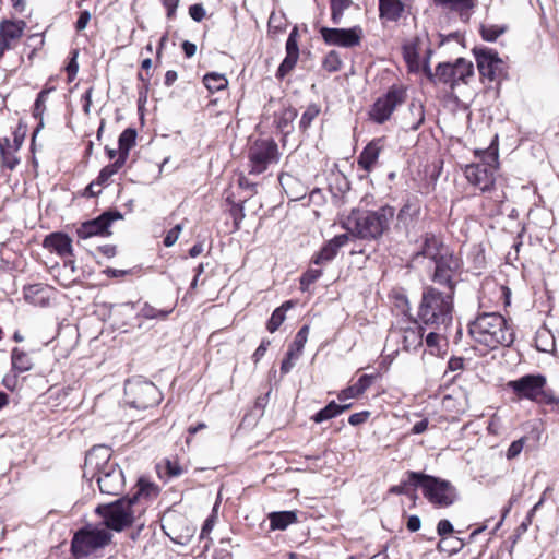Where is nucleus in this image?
Wrapping results in <instances>:
<instances>
[{"label":"nucleus","instance_id":"obj_1","mask_svg":"<svg viewBox=\"0 0 559 559\" xmlns=\"http://www.w3.org/2000/svg\"><path fill=\"white\" fill-rule=\"evenodd\" d=\"M395 216V209L383 205L377 210L355 209L344 222V227L362 240H378L389 231Z\"/></svg>","mask_w":559,"mask_h":559},{"label":"nucleus","instance_id":"obj_2","mask_svg":"<svg viewBox=\"0 0 559 559\" xmlns=\"http://www.w3.org/2000/svg\"><path fill=\"white\" fill-rule=\"evenodd\" d=\"M453 296L433 286L424 287L417 312L420 324L437 331L447 330L453 321Z\"/></svg>","mask_w":559,"mask_h":559},{"label":"nucleus","instance_id":"obj_3","mask_svg":"<svg viewBox=\"0 0 559 559\" xmlns=\"http://www.w3.org/2000/svg\"><path fill=\"white\" fill-rule=\"evenodd\" d=\"M472 338L490 349L499 345L510 346L514 341V333L508 325L503 316L498 312H483L468 324Z\"/></svg>","mask_w":559,"mask_h":559},{"label":"nucleus","instance_id":"obj_4","mask_svg":"<svg viewBox=\"0 0 559 559\" xmlns=\"http://www.w3.org/2000/svg\"><path fill=\"white\" fill-rule=\"evenodd\" d=\"M414 488H421L424 497L435 507L448 508L457 499L456 488L445 479L420 472H407Z\"/></svg>","mask_w":559,"mask_h":559},{"label":"nucleus","instance_id":"obj_5","mask_svg":"<svg viewBox=\"0 0 559 559\" xmlns=\"http://www.w3.org/2000/svg\"><path fill=\"white\" fill-rule=\"evenodd\" d=\"M519 400H530L537 404L557 405L559 399L552 390L547 388L546 377L543 374H525L508 382Z\"/></svg>","mask_w":559,"mask_h":559},{"label":"nucleus","instance_id":"obj_6","mask_svg":"<svg viewBox=\"0 0 559 559\" xmlns=\"http://www.w3.org/2000/svg\"><path fill=\"white\" fill-rule=\"evenodd\" d=\"M425 75L433 84H444L451 90L460 83H467V80L474 74L473 63L464 58H459L454 63L442 62L432 71L428 63L423 68Z\"/></svg>","mask_w":559,"mask_h":559},{"label":"nucleus","instance_id":"obj_7","mask_svg":"<svg viewBox=\"0 0 559 559\" xmlns=\"http://www.w3.org/2000/svg\"><path fill=\"white\" fill-rule=\"evenodd\" d=\"M96 512L103 518L104 528L121 532L133 524L136 510L129 497H122L98 506Z\"/></svg>","mask_w":559,"mask_h":559},{"label":"nucleus","instance_id":"obj_8","mask_svg":"<svg viewBox=\"0 0 559 559\" xmlns=\"http://www.w3.org/2000/svg\"><path fill=\"white\" fill-rule=\"evenodd\" d=\"M481 163L466 165L464 169L467 181L483 192L490 191L495 186V171L498 167L497 150H485L480 156Z\"/></svg>","mask_w":559,"mask_h":559},{"label":"nucleus","instance_id":"obj_9","mask_svg":"<svg viewBox=\"0 0 559 559\" xmlns=\"http://www.w3.org/2000/svg\"><path fill=\"white\" fill-rule=\"evenodd\" d=\"M111 533L104 527H83L72 538L71 552L76 559L87 557L94 551L106 547L111 542Z\"/></svg>","mask_w":559,"mask_h":559},{"label":"nucleus","instance_id":"obj_10","mask_svg":"<svg viewBox=\"0 0 559 559\" xmlns=\"http://www.w3.org/2000/svg\"><path fill=\"white\" fill-rule=\"evenodd\" d=\"M127 403L138 409L157 405L162 400L158 388L151 381L128 380L124 384Z\"/></svg>","mask_w":559,"mask_h":559},{"label":"nucleus","instance_id":"obj_11","mask_svg":"<svg viewBox=\"0 0 559 559\" xmlns=\"http://www.w3.org/2000/svg\"><path fill=\"white\" fill-rule=\"evenodd\" d=\"M278 158V147L273 139H258L248 150L251 174L264 173L271 164L277 163Z\"/></svg>","mask_w":559,"mask_h":559},{"label":"nucleus","instance_id":"obj_12","mask_svg":"<svg viewBox=\"0 0 559 559\" xmlns=\"http://www.w3.org/2000/svg\"><path fill=\"white\" fill-rule=\"evenodd\" d=\"M406 99V90L401 85L391 86L388 92L377 98L369 110V118L378 124L388 121L397 106Z\"/></svg>","mask_w":559,"mask_h":559},{"label":"nucleus","instance_id":"obj_13","mask_svg":"<svg viewBox=\"0 0 559 559\" xmlns=\"http://www.w3.org/2000/svg\"><path fill=\"white\" fill-rule=\"evenodd\" d=\"M461 265V259L453 252L440 257L439 260L435 262V271L431 276L432 282L443 286L447 289L445 293L454 295L456 286L455 278L460 275Z\"/></svg>","mask_w":559,"mask_h":559},{"label":"nucleus","instance_id":"obj_14","mask_svg":"<svg viewBox=\"0 0 559 559\" xmlns=\"http://www.w3.org/2000/svg\"><path fill=\"white\" fill-rule=\"evenodd\" d=\"M121 218L122 214L119 211H106L94 219L83 222L76 228V235L80 239H88L94 236H110L109 227L111 223Z\"/></svg>","mask_w":559,"mask_h":559},{"label":"nucleus","instance_id":"obj_15","mask_svg":"<svg viewBox=\"0 0 559 559\" xmlns=\"http://www.w3.org/2000/svg\"><path fill=\"white\" fill-rule=\"evenodd\" d=\"M320 34L328 45L352 48L360 44L362 29L360 26L352 28L321 27Z\"/></svg>","mask_w":559,"mask_h":559},{"label":"nucleus","instance_id":"obj_16","mask_svg":"<svg viewBox=\"0 0 559 559\" xmlns=\"http://www.w3.org/2000/svg\"><path fill=\"white\" fill-rule=\"evenodd\" d=\"M475 57L479 73L490 82L499 80L503 74V61L498 53L488 48L475 49Z\"/></svg>","mask_w":559,"mask_h":559},{"label":"nucleus","instance_id":"obj_17","mask_svg":"<svg viewBox=\"0 0 559 559\" xmlns=\"http://www.w3.org/2000/svg\"><path fill=\"white\" fill-rule=\"evenodd\" d=\"M111 451L106 445H95L85 455L83 477L94 479L96 474L100 473L109 464H116L110 461Z\"/></svg>","mask_w":559,"mask_h":559},{"label":"nucleus","instance_id":"obj_18","mask_svg":"<svg viewBox=\"0 0 559 559\" xmlns=\"http://www.w3.org/2000/svg\"><path fill=\"white\" fill-rule=\"evenodd\" d=\"M102 493L117 496L124 487V476L118 464H109L94 477Z\"/></svg>","mask_w":559,"mask_h":559},{"label":"nucleus","instance_id":"obj_19","mask_svg":"<svg viewBox=\"0 0 559 559\" xmlns=\"http://www.w3.org/2000/svg\"><path fill=\"white\" fill-rule=\"evenodd\" d=\"M419 321L408 320L405 325L391 331V336L401 340L403 349L406 352L416 350L423 345V328Z\"/></svg>","mask_w":559,"mask_h":559},{"label":"nucleus","instance_id":"obj_20","mask_svg":"<svg viewBox=\"0 0 559 559\" xmlns=\"http://www.w3.org/2000/svg\"><path fill=\"white\" fill-rule=\"evenodd\" d=\"M25 28L26 22L23 20H2L0 22V59L7 50L13 48V44L23 36Z\"/></svg>","mask_w":559,"mask_h":559},{"label":"nucleus","instance_id":"obj_21","mask_svg":"<svg viewBox=\"0 0 559 559\" xmlns=\"http://www.w3.org/2000/svg\"><path fill=\"white\" fill-rule=\"evenodd\" d=\"M421 202L417 197L407 198L396 214V228L408 230L418 222Z\"/></svg>","mask_w":559,"mask_h":559},{"label":"nucleus","instance_id":"obj_22","mask_svg":"<svg viewBox=\"0 0 559 559\" xmlns=\"http://www.w3.org/2000/svg\"><path fill=\"white\" fill-rule=\"evenodd\" d=\"M384 146V138L373 139L364 147V150L359 154L357 159L358 166L368 173L371 171L376 167L378 158L381 152L383 151Z\"/></svg>","mask_w":559,"mask_h":559},{"label":"nucleus","instance_id":"obj_23","mask_svg":"<svg viewBox=\"0 0 559 559\" xmlns=\"http://www.w3.org/2000/svg\"><path fill=\"white\" fill-rule=\"evenodd\" d=\"M349 241L347 234H341L329 240L321 250L313 257L312 262L317 265H324L331 262L338 253L340 249Z\"/></svg>","mask_w":559,"mask_h":559},{"label":"nucleus","instance_id":"obj_24","mask_svg":"<svg viewBox=\"0 0 559 559\" xmlns=\"http://www.w3.org/2000/svg\"><path fill=\"white\" fill-rule=\"evenodd\" d=\"M451 252L433 234L427 233L424 236L421 249L417 255H423L436 262L440 257Z\"/></svg>","mask_w":559,"mask_h":559},{"label":"nucleus","instance_id":"obj_25","mask_svg":"<svg viewBox=\"0 0 559 559\" xmlns=\"http://www.w3.org/2000/svg\"><path fill=\"white\" fill-rule=\"evenodd\" d=\"M44 247L60 257L72 255V240L63 233H51L44 239Z\"/></svg>","mask_w":559,"mask_h":559},{"label":"nucleus","instance_id":"obj_26","mask_svg":"<svg viewBox=\"0 0 559 559\" xmlns=\"http://www.w3.org/2000/svg\"><path fill=\"white\" fill-rule=\"evenodd\" d=\"M436 7L456 13L462 21L467 22L476 0H432Z\"/></svg>","mask_w":559,"mask_h":559},{"label":"nucleus","instance_id":"obj_27","mask_svg":"<svg viewBox=\"0 0 559 559\" xmlns=\"http://www.w3.org/2000/svg\"><path fill=\"white\" fill-rule=\"evenodd\" d=\"M278 181L286 195L293 201L301 200L307 194L304 183L290 174H281Z\"/></svg>","mask_w":559,"mask_h":559},{"label":"nucleus","instance_id":"obj_28","mask_svg":"<svg viewBox=\"0 0 559 559\" xmlns=\"http://www.w3.org/2000/svg\"><path fill=\"white\" fill-rule=\"evenodd\" d=\"M376 378V374H362L355 384L342 390L338 393L337 399L341 402H344L346 400L360 396L368 388H370Z\"/></svg>","mask_w":559,"mask_h":559},{"label":"nucleus","instance_id":"obj_29","mask_svg":"<svg viewBox=\"0 0 559 559\" xmlns=\"http://www.w3.org/2000/svg\"><path fill=\"white\" fill-rule=\"evenodd\" d=\"M270 530L271 531H284L290 524L297 522L296 511H275L269 514Z\"/></svg>","mask_w":559,"mask_h":559},{"label":"nucleus","instance_id":"obj_30","mask_svg":"<svg viewBox=\"0 0 559 559\" xmlns=\"http://www.w3.org/2000/svg\"><path fill=\"white\" fill-rule=\"evenodd\" d=\"M380 16L389 21H397L404 11L401 0H379Z\"/></svg>","mask_w":559,"mask_h":559},{"label":"nucleus","instance_id":"obj_31","mask_svg":"<svg viewBox=\"0 0 559 559\" xmlns=\"http://www.w3.org/2000/svg\"><path fill=\"white\" fill-rule=\"evenodd\" d=\"M136 487V491L132 495V497H129L134 506H136L141 499L148 500L151 498L157 497L159 492V489L155 484L143 478L139 479Z\"/></svg>","mask_w":559,"mask_h":559},{"label":"nucleus","instance_id":"obj_32","mask_svg":"<svg viewBox=\"0 0 559 559\" xmlns=\"http://www.w3.org/2000/svg\"><path fill=\"white\" fill-rule=\"evenodd\" d=\"M136 132L134 129L128 128L126 129L118 139L119 144V156L118 158H123V162H127L129 156V151L135 145Z\"/></svg>","mask_w":559,"mask_h":559},{"label":"nucleus","instance_id":"obj_33","mask_svg":"<svg viewBox=\"0 0 559 559\" xmlns=\"http://www.w3.org/2000/svg\"><path fill=\"white\" fill-rule=\"evenodd\" d=\"M295 306V301L287 300L281 307L276 308L266 323L270 333H274L285 320V313Z\"/></svg>","mask_w":559,"mask_h":559},{"label":"nucleus","instance_id":"obj_34","mask_svg":"<svg viewBox=\"0 0 559 559\" xmlns=\"http://www.w3.org/2000/svg\"><path fill=\"white\" fill-rule=\"evenodd\" d=\"M11 360L13 370L20 373L32 369L33 364L31 357L19 348H13Z\"/></svg>","mask_w":559,"mask_h":559},{"label":"nucleus","instance_id":"obj_35","mask_svg":"<svg viewBox=\"0 0 559 559\" xmlns=\"http://www.w3.org/2000/svg\"><path fill=\"white\" fill-rule=\"evenodd\" d=\"M408 111L414 118L412 122L408 123L409 130H417L425 121V108L424 105L418 100H412L408 105Z\"/></svg>","mask_w":559,"mask_h":559},{"label":"nucleus","instance_id":"obj_36","mask_svg":"<svg viewBox=\"0 0 559 559\" xmlns=\"http://www.w3.org/2000/svg\"><path fill=\"white\" fill-rule=\"evenodd\" d=\"M204 85L210 92L222 91L227 87L228 81L227 79L219 73H207L203 78Z\"/></svg>","mask_w":559,"mask_h":559},{"label":"nucleus","instance_id":"obj_37","mask_svg":"<svg viewBox=\"0 0 559 559\" xmlns=\"http://www.w3.org/2000/svg\"><path fill=\"white\" fill-rule=\"evenodd\" d=\"M17 151L12 148L1 150L0 152V167L1 169L14 170L20 164V157L16 155Z\"/></svg>","mask_w":559,"mask_h":559},{"label":"nucleus","instance_id":"obj_38","mask_svg":"<svg viewBox=\"0 0 559 559\" xmlns=\"http://www.w3.org/2000/svg\"><path fill=\"white\" fill-rule=\"evenodd\" d=\"M331 3V20L334 24H340L344 14L347 10L352 0H330Z\"/></svg>","mask_w":559,"mask_h":559},{"label":"nucleus","instance_id":"obj_39","mask_svg":"<svg viewBox=\"0 0 559 559\" xmlns=\"http://www.w3.org/2000/svg\"><path fill=\"white\" fill-rule=\"evenodd\" d=\"M126 164L123 158H117L112 164L105 166L97 177L98 185H105L108 182L111 176L118 173V170Z\"/></svg>","mask_w":559,"mask_h":559},{"label":"nucleus","instance_id":"obj_40","mask_svg":"<svg viewBox=\"0 0 559 559\" xmlns=\"http://www.w3.org/2000/svg\"><path fill=\"white\" fill-rule=\"evenodd\" d=\"M507 31L506 26L495 24H484L480 27V34L484 40L495 41L500 35Z\"/></svg>","mask_w":559,"mask_h":559},{"label":"nucleus","instance_id":"obj_41","mask_svg":"<svg viewBox=\"0 0 559 559\" xmlns=\"http://www.w3.org/2000/svg\"><path fill=\"white\" fill-rule=\"evenodd\" d=\"M320 114V107L317 104H310L306 110L304 111L300 121L299 127L302 130H307L312 121L318 117Z\"/></svg>","mask_w":559,"mask_h":559},{"label":"nucleus","instance_id":"obj_42","mask_svg":"<svg viewBox=\"0 0 559 559\" xmlns=\"http://www.w3.org/2000/svg\"><path fill=\"white\" fill-rule=\"evenodd\" d=\"M338 415V409L336 408V403L334 401L330 402L325 407L320 409L312 416V419L316 423H322L329 420Z\"/></svg>","mask_w":559,"mask_h":559},{"label":"nucleus","instance_id":"obj_43","mask_svg":"<svg viewBox=\"0 0 559 559\" xmlns=\"http://www.w3.org/2000/svg\"><path fill=\"white\" fill-rule=\"evenodd\" d=\"M298 29L297 27H294L286 40V55L292 57H299V48H298Z\"/></svg>","mask_w":559,"mask_h":559},{"label":"nucleus","instance_id":"obj_44","mask_svg":"<svg viewBox=\"0 0 559 559\" xmlns=\"http://www.w3.org/2000/svg\"><path fill=\"white\" fill-rule=\"evenodd\" d=\"M300 355L301 354L296 352L295 348L289 347V349L287 350L286 356L283 359L282 365H281L282 373H284V374L288 373L295 366V362L299 358Z\"/></svg>","mask_w":559,"mask_h":559},{"label":"nucleus","instance_id":"obj_45","mask_svg":"<svg viewBox=\"0 0 559 559\" xmlns=\"http://www.w3.org/2000/svg\"><path fill=\"white\" fill-rule=\"evenodd\" d=\"M323 68L329 72H336L341 69L342 61L340 59V56L336 51H330L324 60H323Z\"/></svg>","mask_w":559,"mask_h":559},{"label":"nucleus","instance_id":"obj_46","mask_svg":"<svg viewBox=\"0 0 559 559\" xmlns=\"http://www.w3.org/2000/svg\"><path fill=\"white\" fill-rule=\"evenodd\" d=\"M308 334H309V326L308 325L301 326L300 330L297 332L295 340H294L293 344L290 345V347L295 348L296 352L301 354V352L305 347V344L307 343Z\"/></svg>","mask_w":559,"mask_h":559},{"label":"nucleus","instance_id":"obj_47","mask_svg":"<svg viewBox=\"0 0 559 559\" xmlns=\"http://www.w3.org/2000/svg\"><path fill=\"white\" fill-rule=\"evenodd\" d=\"M322 275V271L319 269H310L305 272L300 278V287L306 290L309 285L314 283Z\"/></svg>","mask_w":559,"mask_h":559},{"label":"nucleus","instance_id":"obj_48","mask_svg":"<svg viewBox=\"0 0 559 559\" xmlns=\"http://www.w3.org/2000/svg\"><path fill=\"white\" fill-rule=\"evenodd\" d=\"M297 61L298 58L286 55V57L284 58V60L282 61L277 69L276 76L278 79H283L288 72H290L295 68Z\"/></svg>","mask_w":559,"mask_h":559},{"label":"nucleus","instance_id":"obj_49","mask_svg":"<svg viewBox=\"0 0 559 559\" xmlns=\"http://www.w3.org/2000/svg\"><path fill=\"white\" fill-rule=\"evenodd\" d=\"M226 200L231 204L230 215L234 219L236 229H238L241 221L245 218L243 205L242 203L231 202L230 198H227Z\"/></svg>","mask_w":559,"mask_h":559},{"label":"nucleus","instance_id":"obj_50","mask_svg":"<svg viewBox=\"0 0 559 559\" xmlns=\"http://www.w3.org/2000/svg\"><path fill=\"white\" fill-rule=\"evenodd\" d=\"M170 313V310H157L153 306L145 304L141 309V314L146 319L166 318Z\"/></svg>","mask_w":559,"mask_h":559},{"label":"nucleus","instance_id":"obj_51","mask_svg":"<svg viewBox=\"0 0 559 559\" xmlns=\"http://www.w3.org/2000/svg\"><path fill=\"white\" fill-rule=\"evenodd\" d=\"M524 443H525V438H520V439L513 441L507 450V454H506L507 459L513 460L514 457H516L522 452Z\"/></svg>","mask_w":559,"mask_h":559},{"label":"nucleus","instance_id":"obj_52","mask_svg":"<svg viewBox=\"0 0 559 559\" xmlns=\"http://www.w3.org/2000/svg\"><path fill=\"white\" fill-rule=\"evenodd\" d=\"M182 230V225L177 224L175 227H173L165 236L164 238V245L165 247H171L176 243V241L179 238V235Z\"/></svg>","mask_w":559,"mask_h":559},{"label":"nucleus","instance_id":"obj_53","mask_svg":"<svg viewBox=\"0 0 559 559\" xmlns=\"http://www.w3.org/2000/svg\"><path fill=\"white\" fill-rule=\"evenodd\" d=\"M165 467L169 477H178L185 472L182 466L177 461L166 460Z\"/></svg>","mask_w":559,"mask_h":559},{"label":"nucleus","instance_id":"obj_54","mask_svg":"<svg viewBox=\"0 0 559 559\" xmlns=\"http://www.w3.org/2000/svg\"><path fill=\"white\" fill-rule=\"evenodd\" d=\"M444 543H445V540H444V539H442L441 542H439V543H438V545H437V549H438L439 551H448L450 555H453V554L459 552V551L463 548V546H464L463 542H462L461 539H459V538H456V539L454 540V543H453V545L451 546V548H447V547L444 546Z\"/></svg>","mask_w":559,"mask_h":559},{"label":"nucleus","instance_id":"obj_55","mask_svg":"<svg viewBox=\"0 0 559 559\" xmlns=\"http://www.w3.org/2000/svg\"><path fill=\"white\" fill-rule=\"evenodd\" d=\"M72 58L70 59L66 70H67V73H68V78H69V81H72L76 74H78V71H79V64H78V61H76V57H78V51L74 50L72 52Z\"/></svg>","mask_w":559,"mask_h":559},{"label":"nucleus","instance_id":"obj_56","mask_svg":"<svg viewBox=\"0 0 559 559\" xmlns=\"http://www.w3.org/2000/svg\"><path fill=\"white\" fill-rule=\"evenodd\" d=\"M189 14L193 21L201 22L205 16V9L201 3H195L189 8Z\"/></svg>","mask_w":559,"mask_h":559},{"label":"nucleus","instance_id":"obj_57","mask_svg":"<svg viewBox=\"0 0 559 559\" xmlns=\"http://www.w3.org/2000/svg\"><path fill=\"white\" fill-rule=\"evenodd\" d=\"M48 91H41L38 95H37V98L35 100V105H34V116H38V115H41L44 109H45V100H46V97L48 95Z\"/></svg>","mask_w":559,"mask_h":559},{"label":"nucleus","instance_id":"obj_58","mask_svg":"<svg viewBox=\"0 0 559 559\" xmlns=\"http://www.w3.org/2000/svg\"><path fill=\"white\" fill-rule=\"evenodd\" d=\"M441 336H440V333L439 331L437 332V330L435 331H431L430 333H428V335L426 336V345L427 347H429L431 350L433 349H437L439 350V341H440Z\"/></svg>","mask_w":559,"mask_h":559},{"label":"nucleus","instance_id":"obj_59","mask_svg":"<svg viewBox=\"0 0 559 559\" xmlns=\"http://www.w3.org/2000/svg\"><path fill=\"white\" fill-rule=\"evenodd\" d=\"M370 416V413L368 411L354 413L349 416L348 423L352 426H358L360 424H364Z\"/></svg>","mask_w":559,"mask_h":559},{"label":"nucleus","instance_id":"obj_60","mask_svg":"<svg viewBox=\"0 0 559 559\" xmlns=\"http://www.w3.org/2000/svg\"><path fill=\"white\" fill-rule=\"evenodd\" d=\"M454 531L453 525L449 520H440L437 525V533L439 536L451 534Z\"/></svg>","mask_w":559,"mask_h":559},{"label":"nucleus","instance_id":"obj_61","mask_svg":"<svg viewBox=\"0 0 559 559\" xmlns=\"http://www.w3.org/2000/svg\"><path fill=\"white\" fill-rule=\"evenodd\" d=\"M90 20H91L90 11L84 10V11L80 12L79 19L75 23V29L78 32L83 31L87 26Z\"/></svg>","mask_w":559,"mask_h":559},{"label":"nucleus","instance_id":"obj_62","mask_svg":"<svg viewBox=\"0 0 559 559\" xmlns=\"http://www.w3.org/2000/svg\"><path fill=\"white\" fill-rule=\"evenodd\" d=\"M271 342L269 340H263L259 347L255 349V352L252 355V359L254 362H258L267 350V347L270 346Z\"/></svg>","mask_w":559,"mask_h":559},{"label":"nucleus","instance_id":"obj_63","mask_svg":"<svg viewBox=\"0 0 559 559\" xmlns=\"http://www.w3.org/2000/svg\"><path fill=\"white\" fill-rule=\"evenodd\" d=\"M214 523H215V516L214 515H211L209 516L203 526H202V530H201V533H200V538H206L209 536V534L212 532L213 527H214Z\"/></svg>","mask_w":559,"mask_h":559},{"label":"nucleus","instance_id":"obj_64","mask_svg":"<svg viewBox=\"0 0 559 559\" xmlns=\"http://www.w3.org/2000/svg\"><path fill=\"white\" fill-rule=\"evenodd\" d=\"M40 290V287L39 285H29L27 287H24V298L25 300L29 301V302H35V295L38 294Z\"/></svg>","mask_w":559,"mask_h":559}]
</instances>
